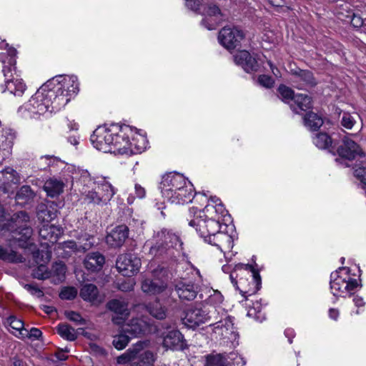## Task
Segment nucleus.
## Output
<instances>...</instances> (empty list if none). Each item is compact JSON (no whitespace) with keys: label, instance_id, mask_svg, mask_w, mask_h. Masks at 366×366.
Returning <instances> with one entry per match:
<instances>
[{"label":"nucleus","instance_id":"3c124183","mask_svg":"<svg viewBox=\"0 0 366 366\" xmlns=\"http://www.w3.org/2000/svg\"><path fill=\"white\" fill-rule=\"evenodd\" d=\"M77 295V290L74 287H65L61 290L59 297L62 300H73Z\"/></svg>","mask_w":366,"mask_h":366},{"label":"nucleus","instance_id":"f257e3e1","mask_svg":"<svg viewBox=\"0 0 366 366\" xmlns=\"http://www.w3.org/2000/svg\"><path fill=\"white\" fill-rule=\"evenodd\" d=\"M230 219L228 212L217 197H211L202 210L190 208L187 216L189 225L195 229L199 237L224 254L229 252L233 247L232 235L222 231Z\"/></svg>","mask_w":366,"mask_h":366},{"label":"nucleus","instance_id":"393cba45","mask_svg":"<svg viewBox=\"0 0 366 366\" xmlns=\"http://www.w3.org/2000/svg\"><path fill=\"white\" fill-rule=\"evenodd\" d=\"M149 343L146 341H139L134 345V346H139V352L137 354V358L144 366H153L157 360V354L153 352L146 350Z\"/></svg>","mask_w":366,"mask_h":366},{"label":"nucleus","instance_id":"4468645a","mask_svg":"<svg viewBox=\"0 0 366 366\" xmlns=\"http://www.w3.org/2000/svg\"><path fill=\"white\" fill-rule=\"evenodd\" d=\"M2 71L5 77V89L16 97H21L26 89L23 79L18 78L16 71H12L11 68L4 66Z\"/></svg>","mask_w":366,"mask_h":366},{"label":"nucleus","instance_id":"774afa93","mask_svg":"<svg viewBox=\"0 0 366 366\" xmlns=\"http://www.w3.org/2000/svg\"><path fill=\"white\" fill-rule=\"evenodd\" d=\"M329 315L332 319L337 320L339 315V312L337 310L333 308L330 309Z\"/></svg>","mask_w":366,"mask_h":366},{"label":"nucleus","instance_id":"aec40b11","mask_svg":"<svg viewBox=\"0 0 366 366\" xmlns=\"http://www.w3.org/2000/svg\"><path fill=\"white\" fill-rule=\"evenodd\" d=\"M129 234V228L125 224L115 227L106 237V242L113 247L123 245Z\"/></svg>","mask_w":366,"mask_h":366},{"label":"nucleus","instance_id":"49530a36","mask_svg":"<svg viewBox=\"0 0 366 366\" xmlns=\"http://www.w3.org/2000/svg\"><path fill=\"white\" fill-rule=\"evenodd\" d=\"M205 366H227V359L222 355H209Z\"/></svg>","mask_w":366,"mask_h":366},{"label":"nucleus","instance_id":"412c9836","mask_svg":"<svg viewBox=\"0 0 366 366\" xmlns=\"http://www.w3.org/2000/svg\"><path fill=\"white\" fill-rule=\"evenodd\" d=\"M234 60L237 64L240 65L247 72L256 71L259 67L257 59L252 56L246 50L237 52L234 56Z\"/></svg>","mask_w":366,"mask_h":366},{"label":"nucleus","instance_id":"37998d69","mask_svg":"<svg viewBox=\"0 0 366 366\" xmlns=\"http://www.w3.org/2000/svg\"><path fill=\"white\" fill-rule=\"evenodd\" d=\"M139 346H134V345L129 349H128L124 354L119 356L117 358V362L120 365L126 364L132 360L137 358V354L139 352Z\"/></svg>","mask_w":366,"mask_h":366},{"label":"nucleus","instance_id":"6e6552de","mask_svg":"<svg viewBox=\"0 0 366 366\" xmlns=\"http://www.w3.org/2000/svg\"><path fill=\"white\" fill-rule=\"evenodd\" d=\"M219 312L214 307L211 309L200 306L188 307L182 318V323L189 328H195L201 324L211 320H217Z\"/></svg>","mask_w":366,"mask_h":366},{"label":"nucleus","instance_id":"b1692460","mask_svg":"<svg viewBox=\"0 0 366 366\" xmlns=\"http://www.w3.org/2000/svg\"><path fill=\"white\" fill-rule=\"evenodd\" d=\"M149 325L146 320L141 318H134L124 326L123 332L131 335V337H136L145 334L149 331Z\"/></svg>","mask_w":366,"mask_h":366},{"label":"nucleus","instance_id":"39448f33","mask_svg":"<svg viewBox=\"0 0 366 366\" xmlns=\"http://www.w3.org/2000/svg\"><path fill=\"white\" fill-rule=\"evenodd\" d=\"M79 181L84 186L89 187L92 183L96 185L94 189L88 192H83L85 200L90 204L99 206L107 205L117 193V189L107 181L106 177L97 176L92 177L87 171H83Z\"/></svg>","mask_w":366,"mask_h":366},{"label":"nucleus","instance_id":"4d7b16f0","mask_svg":"<svg viewBox=\"0 0 366 366\" xmlns=\"http://www.w3.org/2000/svg\"><path fill=\"white\" fill-rule=\"evenodd\" d=\"M258 81L259 84L266 88H271L274 84L273 79L267 75H260L258 78Z\"/></svg>","mask_w":366,"mask_h":366},{"label":"nucleus","instance_id":"7ed1b4c3","mask_svg":"<svg viewBox=\"0 0 366 366\" xmlns=\"http://www.w3.org/2000/svg\"><path fill=\"white\" fill-rule=\"evenodd\" d=\"M162 195L168 202L176 204H184L192 202L193 185L179 173L164 174L159 184Z\"/></svg>","mask_w":366,"mask_h":366},{"label":"nucleus","instance_id":"ddd939ff","mask_svg":"<svg viewBox=\"0 0 366 366\" xmlns=\"http://www.w3.org/2000/svg\"><path fill=\"white\" fill-rule=\"evenodd\" d=\"M216 322L210 325L214 326L213 331L218 336L227 341L233 342L239 337L237 332L232 317H227L224 319L217 320Z\"/></svg>","mask_w":366,"mask_h":366},{"label":"nucleus","instance_id":"69168bd1","mask_svg":"<svg viewBox=\"0 0 366 366\" xmlns=\"http://www.w3.org/2000/svg\"><path fill=\"white\" fill-rule=\"evenodd\" d=\"M55 267L58 274H63L65 273L66 267L64 264L61 263L56 264Z\"/></svg>","mask_w":366,"mask_h":366},{"label":"nucleus","instance_id":"a211bd4d","mask_svg":"<svg viewBox=\"0 0 366 366\" xmlns=\"http://www.w3.org/2000/svg\"><path fill=\"white\" fill-rule=\"evenodd\" d=\"M162 345L166 349L182 350L184 348V337L182 333L175 330L168 331L166 335L162 333Z\"/></svg>","mask_w":366,"mask_h":366},{"label":"nucleus","instance_id":"2eb2a0df","mask_svg":"<svg viewBox=\"0 0 366 366\" xmlns=\"http://www.w3.org/2000/svg\"><path fill=\"white\" fill-rule=\"evenodd\" d=\"M337 151V154L340 157L347 160H353L357 156H365V153L362 152L360 145L352 139L345 137Z\"/></svg>","mask_w":366,"mask_h":366},{"label":"nucleus","instance_id":"20e7f679","mask_svg":"<svg viewBox=\"0 0 366 366\" xmlns=\"http://www.w3.org/2000/svg\"><path fill=\"white\" fill-rule=\"evenodd\" d=\"M50 82L43 84L30 99L17 111L19 117L24 119H39L46 112H56L59 109L54 107V92H49Z\"/></svg>","mask_w":366,"mask_h":366},{"label":"nucleus","instance_id":"1a4fd4ad","mask_svg":"<svg viewBox=\"0 0 366 366\" xmlns=\"http://www.w3.org/2000/svg\"><path fill=\"white\" fill-rule=\"evenodd\" d=\"M9 227L12 232L16 234L14 238L19 242L20 245L24 247L32 234L30 218L28 214L24 211L15 213L11 217Z\"/></svg>","mask_w":366,"mask_h":366},{"label":"nucleus","instance_id":"e2e57ef3","mask_svg":"<svg viewBox=\"0 0 366 366\" xmlns=\"http://www.w3.org/2000/svg\"><path fill=\"white\" fill-rule=\"evenodd\" d=\"M346 284H347L348 285L346 287L345 290L346 292H351L359 286L357 280L350 277H348L347 280H346Z\"/></svg>","mask_w":366,"mask_h":366},{"label":"nucleus","instance_id":"a878e982","mask_svg":"<svg viewBox=\"0 0 366 366\" xmlns=\"http://www.w3.org/2000/svg\"><path fill=\"white\" fill-rule=\"evenodd\" d=\"M304 124L311 132H318L320 128V116L313 112H309L304 117ZM320 132L315 134V137L313 139L314 144L319 147L320 143Z\"/></svg>","mask_w":366,"mask_h":366},{"label":"nucleus","instance_id":"4be33fe9","mask_svg":"<svg viewBox=\"0 0 366 366\" xmlns=\"http://www.w3.org/2000/svg\"><path fill=\"white\" fill-rule=\"evenodd\" d=\"M292 81L294 86L299 89H307L317 84L312 73L307 70H300L295 73Z\"/></svg>","mask_w":366,"mask_h":366},{"label":"nucleus","instance_id":"dca6fc26","mask_svg":"<svg viewBox=\"0 0 366 366\" xmlns=\"http://www.w3.org/2000/svg\"><path fill=\"white\" fill-rule=\"evenodd\" d=\"M175 291L182 300L192 301L197 297L199 287L194 282L182 279L175 284Z\"/></svg>","mask_w":366,"mask_h":366},{"label":"nucleus","instance_id":"bb28decb","mask_svg":"<svg viewBox=\"0 0 366 366\" xmlns=\"http://www.w3.org/2000/svg\"><path fill=\"white\" fill-rule=\"evenodd\" d=\"M167 286V283L159 279L147 278L142 282L143 292L149 295H155L163 292Z\"/></svg>","mask_w":366,"mask_h":366},{"label":"nucleus","instance_id":"e433bc0d","mask_svg":"<svg viewBox=\"0 0 366 366\" xmlns=\"http://www.w3.org/2000/svg\"><path fill=\"white\" fill-rule=\"evenodd\" d=\"M11 330V332L18 338L24 339L27 334V330L24 327V322L14 316H11L7 320Z\"/></svg>","mask_w":366,"mask_h":366},{"label":"nucleus","instance_id":"f03ea898","mask_svg":"<svg viewBox=\"0 0 366 366\" xmlns=\"http://www.w3.org/2000/svg\"><path fill=\"white\" fill-rule=\"evenodd\" d=\"M131 127L112 124L109 127H99L91 135L90 140L97 150L107 153L127 154L132 152Z\"/></svg>","mask_w":366,"mask_h":366},{"label":"nucleus","instance_id":"f3484780","mask_svg":"<svg viewBox=\"0 0 366 366\" xmlns=\"http://www.w3.org/2000/svg\"><path fill=\"white\" fill-rule=\"evenodd\" d=\"M107 307L116 314L112 317V322L116 325H122L129 314L128 304L124 300H112L107 302Z\"/></svg>","mask_w":366,"mask_h":366},{"label":"nucleus","instance_id":"052dcab7","mask_svg":"<svg viewBox=\"0 0 366 366\" xmlns=\"http://www.w3.org/2000/svg\"><path fill=\"white\" fill-rule=\"evenodd\" d=\"M41 335L42 332L40 330L36 327H32L29 331L27 330V334L25 335V337L37 340L41 336Z\"/></svg>","mask_w":366,"mask_h":366},{"label":"nucleus","instance_id":"a18cd8bd","mask_svg":"<svg viewBox=\"0 0 366 366\" xmlns=\"http://www.w3.org/2000/svg\"><path fill=\"white\" fill-rule=\"evenodd\" d=\"M130 338L127 333H121L114 337L113 345L117 350H123L128 345Z\"/></svg>","mask_w":366,"mask_h":366},{"label":"nucleus","instance_id":"a19ab883","mask_svg":"<svg viewBox=\"0 0 366 366\" xmlns=\"http://www.w3.org/2000/svg\"><path fill=\"white\" fill-rule=\"evenodd\" d=\"M56 217V214L49 209L45 204L39 205L37 209V218L44 224H49Z\"/></svg>","mask_w":366,"mask_h":366},{"label":"nucleus","instance_id":"680f3d73","mask_svg":"<svg viewBox=\"0 0 366 366\" xmlns=\"http://www.w3.org/2000/svg\"><path fill=\"white\" fill-rule=\"evenodd\" d=\"M134 194L136 197L143 199L146 196V190L139 184L137 183L134 185Z\"/></svg>","mask_w":366,"mask_h":366},{"label":"nucleus","instance_id":"c85d7f7f","mask_svg":"<svg viewBox=\"0 0 366 366\" xmlns=\"http://www.w3.org/2000/svg\"><path fill=\"white\" fill-rule=\"evenodd\" d=\"M79 295L84 301L93 304L102 302L99 290L94 284L89 283L84 285L80 290Z\"/></svg>","mask_w":366,"mask_h":366},{"label":"nucleus","instance_id":"f8f14e48","mask_svg":"<svg viewBox=\"0 0 366 366\" xmlns=\"http://www.w3.org/2000/svg\"><path fill=\"white\" fill-rule=\"evenodd\" d=\"M244 38V32L237 27L224 26L219 32V42L227 49L231 50L240 45Z\"/></svg>","mask_w":366,"mask_h":366},{"label":"nucleus","instance_id":"ea45409f","mask_svg":"<svg viewBox=\"0 0 366 366\" xmlns=\"http://www.w3.org/2000/svg\"><path fill=\"white\" fill-rule=\"evenodd\" d=\"M34 192L29 186H22L16 194V200L20 204H24L34 199Z\"/></svg>","mask_w":366,"mask_h":366},{"label":"nucleus","instance_id":"4c0bfd02","mask_svg":"<svg viewBox=\"0 0 366 366\" xmlns=\"http://www.w3.org/2000/svg\"><path fill=\"white\" fill-rule=\"evenodd\" d=\"M16 50L14 48H9L8 51L0 54V61L4 64L3 68H11L16 72Z\"/></svg>","mask_w":366,"mask_h":366},{"label":"nucleus","instance_id":"13d9d810","mask_svg":"<svg viewBox=\"0 0 366 366\" xmlns=\"http://www.w3.org/2000/svg\"><path fill=\"white\" fill-rule=\"evenodd\" d=\"M186 6L192 11H198L200 10V6L202 0H185Z\"/></svg>","mask_w":366,"mask_h":366},{"label":"nucleus","instance_id":"09e8293b","mask_svg":"<svg viewBox=\"0 0 366 366\" xmlns=\"http://www.w3.org/2000/svg\"><path fill=\"white\" fill-rule=\"evenodd\" d=\"M51 272L45 264H41L33 270L32 277L38 280H46L50 277Z\"/></svg>","mask_w":366,"mask_h":366},{"label":"nucleus","instance_id":"7c9ffc66","mask_svg":"<svg viewBox=\"0 0 366 366\" xmlns=\"http://www.w3.org/2000/svg\"><path fill=\"white\" fill-rule=\"evenodd\" d=\"M92 247L90 242L85 243L84 245L77 244L74 240L65 241L59 244V248L64 251L65 256H71L72 254L78 252H85Z\"/></svg>","mask_w":366,"mask_h":366},{"label":"nucleus","instance_id":"9b49d317","mask_svg":"<svg viewBox=\"0 0 366 366\" xmlns=\"http://www.w3.org/2000/svg\"><path fill=\"white\" fill-rule=\"evenodd\" d=\"M141 267V259L134 254H120L116 262V267L123 276L136 274Z\"/></svg>","mask_w":366,"mask_h":366},{"label":"nucleus","instance_id":"9d476101","mask_svg":"<svg viewBox=\"0 0 366 366\" xmlns=\"http://www.w3.org/2000/svg\"><path fill=\"white\" fill-rule=\"evenodd\" d=\"M243 269L244 271L247 272V274L250 277H252V287L249 288L248 290H246L244 288V285L246 283V280L241 277L239 280H237V277L238 276L237 274H236V276L234 277V273L232 272L230 274L229 278L231 280L232 283L234 286L236 287L237 290L240 291V292L242 294V295H245L247 294L248 295H251L255 292H257L259 289V285H261V277L258 272V271L255 270L252 265L249 264H245L240 268L237 269V270Z\"/></svg>","mask_w":366,"mask_h":366},{"label":"nucleus","instance_id":"0e129e2a","mask_svg":"<svg viewBox=\"0 0 366 366\" xmlns=\"http://www.w3.org/2000/svg\"><path fill=\"white\" fill-rule=\"evenodd\" d=\"M285 336L288 338L289 342L291 344L292 342V338L295 337V333L293 329L287 328L285 331Z\"/></svg>","mask_w":366,"mask_h":366},{"label":"nucleus","instance_id":"8fccbe9b","mask_svg":"<svg viewBox=\"0 0 366 366\" xmlns=\"http://www.w3.org/2000/svg\"><path fill=\"white\" fill-rule=\"evenodd\" d=\"M65 316L68 320L76 322L78 325H84L86 324V320L82 318L80 314L78 312L74 311H66L65 312Z\"/></svg>","mask_w":366,"mask_h":366},{"label":"nucleus","instance_id":"5fc2aeb1","mask_svg":"<svg viewBox=\"0 0 366 366\" xmlns=\"http://www.w3.org/2000/svg\"><path fill=\"white\" fill-rule=\"evenodd\" d=\"M355 122L353 117L350 115V113H343L341 124L344 127H345L346 129H352V127L354 126Z\"/></svg>","mask_w":366,"mask_h":366},{"label":"nucleus","instance_id":"2f4dec72","mask_svg":"<svg viewBox=\"0 0 366 366\" xmlns=\"http://www.w3.org/2000/svg\"><path fill=\"white\" fill-rule=\"evenodd\" d=\"M322 149L332 154L333 156L337 154V150L340 146V141L337 139V135L332 134L329 135L327 133L322 132Z\"/></svg>","mask_w":366,"mask_h":366},{"label":"nucleus","instance_id":"473e14b6","mask_svg":"<svg viewBox=\"0 0 366 366\" xmlns=\"http://www.w3.org/2000/svg\"><path fill=\"white\" fill-rule=\"evenodd\" d=\"M65 184L62 180L56 178H49L44 185V190L50 197H55L63 192Z\"/></svg>","mask_w":366,"mask_h":366},{"label":"nucleus","instance_id":"79ce46f5","mask_svg":"<svg viewBox=\"0 0 366 366\" xmlns=\"http://www.w3.org/2000/svg\"><path fill=\"white\" fill-rule=\"evenodd\" d=\"M13 142L11 137H7L3 134H0V154L4 158L7 157L11 151Z\"/></svg>","mask_w":366,"mask_h":366},{"label":"nucleus","instance_id":"423d86ee","mask_svg":"<svg viewBox=\"0 0 366 366\" xmlns=\"http://www.w3.org/2000/svg\"><path fill=\"white\" fill-rule=\"evenodd\" d=\"M145 246L149 248V254L154 257L168 254L174 255L183 251V242L179 235L170 230L162 229L154 232L152 239H148Z\"/></svg>","mask_w":366,"mask_h":366},{"label":"nucleus","instance_id":"f704fd0d","mask_svg":"<svg viewBox=\"0 0 366 366\" xmlns=\"http://www.w3.org/2000/svg\"><path fill=\"white\" fill-rule=\"evenodd\" d=\"M339 271L337 270L335 273L331 274L330 288L335 296H342V293L346 292L345 289L347 287L346 284V279L342 278L338 275Z\"/></svg>","mask_w":366,"mask_h":366},{"label":"nucleus","instance_id":"c756f323","mask_svg":"<svg viewBox=\"0 0 366 366\" xmlns=\"http://www.w3.org/2000/svg\"><path fill=\"white\" fill-rule=\"evenodd\" d=\"M62 234V229L54 224H44L39 229V235L51 243L56 242Z\"/></svg>","mask_w":366,"mask_h":366},{"label":"nucleus","instance_id":"338daca9","mask_svg":"<svg viewBox=\"0 0 366 366\" xmlns=\"http://www.w3.org/2000/svg\"><path fill=\"white\" fill-rule=\"evenodd\" d=\"M68 142L74 145V146H76L79 144V137L75 136V135H73V136H69L68 137Z\"/></svg>","mask_w":366,"mask_h":366},{"label":"nucleus","instance_id":"5701e85b","mask_svg":"<svg viewBox=\"0 0 366 366\" xmlns=\"http://www.w3.org/2000/svg\"><path fill=\"white\" fill-rule=\"evenodd\" d=\"M20 177L19 174L12 167H7L0 171V189L4 192H9V187L12 184H19Z\"/></svg>","mask_w":366,"mask_h":366},{"label":"nucleus","instance_id":"de8ad7c7","mask_svg":"<svg viewBox=\"0 0 366 366\" xmlns=\"http://www.w3.org/2000/svg\"><path fill=\"white\" fill-rule=\"evenodd\" d=\"M278 92L282 100L288 104L292 103L294 97L296 94L289 87L285 85H280L278 88Z\"/></svg>","mask_w":366,"mask_h":366},{"label":"nucleus","instance_id":"6e6d98bb","mask_svg":"<svg viewBox=\"0 0 366 366\" xmlns=\"http://www.w3.org/2000/svg\"><path fill=\"white\" fill-rule=\"evenodd\" d=\"M41 161H46L48 167L63 166L64 162L55 157L45 156L41 158Z\"/></svg>","mask_w":366,"mask_h":366},{"label":"nucleus","instance_id":"603ef678","mask_svg":"<svg viewBox=\"0 0 366 366\" xmlns=\"http://www.w3.org/2000/svg\"><path fill=\"white\" fill-rule=\"evenodd\" d=\"M23 287L31 295L36 296L37 297H42L44 296L43 291L40 290L35 284H24Z\"/></svg>","mask_w":366,"mask_h":366},{"label":"nucleus","instance_id":"cd10ccee","mask_svg":"<svg viewBox=\"0 0 366 366\" xmlns=\"http://www.w3.org/2000/svg\"><path fill=\"white\" fill-rule=\"evenodd\" d=\"M105 262L104 257L99 252H92L88 254L84 260V267L90 272L100 270Z\"/></svg>","mask_w":366,"mask_h":366},{"label":"nucleus","instance_id":"bf43d9fd","mask_svg":"<svg viewBox=\"0 0 366 366\" xmlns=\"http://www.w3.org/2000/svg\"><path fill=\"white\" fill-rule=\"evenodd\" d=\"M364 23L363 19L362 17L359 15H357L355 14H352V19H351V24L353 27L359 29L361 26H362Z\"/></svg>","mask_w":366,"mask_h":366},{"label":"nucleus","instance_id":"c9c22d12","mask_svg":"<svg viewBox=\"0 0 366 366\" xmlns=\"http://www.w3.org/2000/svg\"><path fill=\"white\" fill-rule=\"evenodd\" d=\"M58 334L64 339L69 341H74L79 334H83L84 330L79 328L75 330L67 324H59L56 327Z\"/></svg>","mask_w":366,"mask_h":366},{"label":"nucleus","instance_id":"6ab92c4d","mask_svg":"<svg viewBox=\"0 0 366 366\" xmlns=\"http://www.w3.org/2000/svg\"><path fill=\"white\" fill-rule=\"evenodd\" d=\"M204 10L205 17L202 21V24L208 30L215 29L222 21L220 9L214 4H209Z\"/></svg>","mask_w":366,"mask_h":366},{"label":"nucleus","instance_id":"c03bdc74","mask_svg":"<svg viewBox=\"0 0 366 366\" xmlns=\"http://www.w3.org/2000/svg\"><path fill=\"white\" fill-rule=\"evenodd\" d=\"M147 310L151 315L157 319L162 320L166 317L165 310L159 302L147 305Z\"/></svg>","mask_w":366,"mask_h":366},{"label":"nucleus","instance_id":"72a5a7b5","mask_svg":"<svg viewBox=\"0 0 366 366\" xmlns=\"http://www.w3.org/2000/svg\"><path fill=\"white\" fill-rule=\"evenodd\" d=\"M312 107V102L310 97L303 94H296L294 97L292 103L290 104V107L296 113H298L297 109L301 111H307Z\"/></svg>","mask_w":366,"mask_h":366},{"label":"nucleus","instance_id":"0eeeda50","mask_svg":"<svg viewBox=\"0 0 366 366\" xmlns=\"http://www.w3.org/2000/svg\"><path fill=\"white\" fill-rule=\"evenodd\" d=\"M50 82L49 92H54V107L61 109L79 92V83L76 76H56Z\"/></svg>","mask_w":366,"mask_h":366},{"label":"nucleus","instance_id":"864d4df0","mask_svg":"<svg viewBox=\"0 0 366 366\" xmlns=\"http://www.w3.org/2000/svg\"><path fill=\"white\" fill-rule=\"evenodd\" d=\"M322 43L323 44L324 46L325 47V49H323L322 47V50H325V51L326 53H332V51H335L336 49H335V42L331 39H329L326 36H324L323 38H322Z\"/></svg>","mask_w":366,"mask_h":366},{"label":"nucleus","instance_id":"58836bf2","mask_svg":"<svg viewBox=\"0 0 366 366\" xmlns=\"http://www.w3.org/2000/svg\"><path fill=\"white\" fill-rule=\"evenodd\" d=\"M0 259L9 262H23L24 258L15 251L4 248L0 245Z\"/></svg>","mask_w":366,"mask_h":366}]
</instances>
